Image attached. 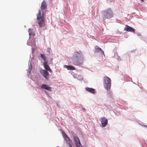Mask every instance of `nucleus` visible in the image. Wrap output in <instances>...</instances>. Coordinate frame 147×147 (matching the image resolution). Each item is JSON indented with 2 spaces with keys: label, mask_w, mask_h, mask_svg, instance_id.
I'll return each mask as SVG.
<instances>
[{
  "label": "nucleus",
  "mask_w": 147,
  "mask_h": 147,
  "mask_svg": "<svg viewBox=\"0 0 147 147\" xmlns=\"http://www.w3.org/2000/svg\"><path fill=\"white\" fill-rule=\"evenodd\" d=\"M73 64L74 65H80L84 62V57L81 51L75 52L73 55Z\"/></svg>",
  "instance_id": "1"
},
{
  "label": "nucleus",
  "mask_w": 147,
  "mask_h": 147,
  "mask_svg": "<svg viewBox=\"0 0 147 147\" xmlns=\"http://www.w3.org/2000/svg\"><path fill=\"white\" fill-rule=\"evenodd\" d=\"M37 20L39 26L40 27H43L45 24L44 16L43 13L41 14V12L40 10L37 15Z\"/></svg>",
  "instance_id": "2"
},
{
  "label": "nucleus",
  "mask_w": 147,
  "mask_h": 147,
  "mask_svg": "<svg viewBox=\"0 0 147 147\" xmlns=\"http://www.w3.org/2000/svg\"><path fill=\"white\" fill-rule=\"evenodd\" d=\"M105 88L107 90L110 89L111 86V80L108 77L105 76L104 78Z\"/></svg>",
  "instance_id": "3"
},
{
  "label": "nucleus",
  "mask_w": 147,
  "mask_h": 147,
  "mask_svg": "<svg viewBox=\"0 0 147 147\" xmlns=\"http://www.w3.org/2000/svg\"><path fill=\"white\" fill-rule=\"evenodd\" d=\"M103 14L104 17L107 19H109L113 17V11L109 8L103 11Z\"/></svg>",
  "instance_id": "4"
},
{
  "label": "nucleus",
  "mask_w": 147,
  "mask_h": 147,
  "mask_svg": "<svg viewBox=\"0 0 147 147\" xmlns=\"http://www.w3.org/2000/svg\"><path fill=\"white\" fill-rule=\"evenodd\" d=\"M74 140L76 147H82L78 138L76 136L74 137Z\"/></svg>",
  "instance_id": "5"
},
{
  "label": "nucleus",
  "mask_w": 147,
  "mask_h": 147,
  "mask_svg": "<svg viewBox=\"0 0 147 147\" xmlns=\"http://www.w3.org/2000/svg\"><path fill=\"white\" fill-rule=\"evenodd\" d=\"M101 122L102 124V126L103 127H105L107 124L108 123V120L105 117H103L101 118Z\"/></svg>",
  "instance_id": "6"
},
{
  "label": "nucleus",
  "mask_w": 147,
  "mask_h": 147,
  "mask_svg": "<svg viewBox=\"0 0 147 147\" xmlns=\"http://www.w3.org/2000/svg\"><path fill=\"white\" fill-rule=\"evenodd\" d=\"M41 72L46 79H49V74L47 71L42 70L41 71Z\"/></svg>",
  "instance_id": "7"
},
{
  "label": "nucleus",
  "mask_w": 147,
  "mask_h": 147,
  "mask_svg": "<svg viewBox=\"0 0 147 147\" xmlns=\"http://www.w3.org/2000/svg\"><path fill=\"white\" fill-rule=\"evenodd\" d=\"M124 29L125 30L128 32H135V29L133 28L128 26L127 25H125V27L124 28Z\"/></svg>",
  "instance_id": "8"
},
{
  "label": "nucleus",
  "mask_w": 147,
  "mask_h": 147,
  "mask_svg": "<svg viewBox=\"0 0 147 147\" xmlns=\"http://www.w3.org/2000/svg\"><path fill=\"white\" fill-rule=\"evenodd\" d=\"M48 61L44 62H43V65L44 68L47 70L49 71L50 72H52V70L50 68L49 65L47 64Z\"/></svg>",
  "instance_id": "9"
},
{
  "label": "nucleus",
  "mask_w": 147,
  "mask_h": 147,
  "mask_svg": "<svg viewBox=\"0 0 147 147\" xmlns=\"http://www.w3.org/2000/svg\"><path fill=\"white\" fill-rule=\"evenodd\" d=\"M85 89L91 93L95 94L96 92L95 89L92 88L87 87L85 88Z\"/></svg>",
  "instance_id": "10"
},
{
  "label": "nucleus",
  "mask_w": 147,
  "mask_h": 147,
  "mask_svg": "<svg viewBox=\"0 0 147 147\" xmlns=\"http://www.w3.org/2000/svg\"><path fill=\"white\" fill-rule=\"evenodd\" d=\"M47 7V5L46 2L43 0L41 3V9L42 10L45 9Z\"/></svg>",
  "instance_id": "11"
},
{
  "label": "nucleus",
  "mask_w": 147,
  "mask_h": 147,
  "mask_svg": "<svg viewBox=\"0 0 147 147\" xmlns=\"http://www.w3.org/2000/svg\"><path fill=\"white\" fill-rule=\"evenodd\" d=\"M42 88L45 89L49 91L51 90V87H49L46 84H42L41 86Z\"/></svg>",
  "instance_id": "12"
},
{
  "label": "nucleus",
  "mask_w": 147,
  "mask_h": 147,
  "mask_svg": "<svg viewBox=\"0 0 147 147\" xmlns=\"http://www.w3.org/2000/svg\"><path fill=\"white\" fill-rule=\"evenodd\" d=\"M68 70H74L76 69V68L73 66L71 65H65L64 66Z\"/></svg>",
  "instance_id": "13"
},
{
  "label": "nucleus",
  "mask_w": 147,
  "mask_h": 147,
  "mask_svg": "<svg viewBox=\"0 0 147 147\" xmlns=\"http://www.w3.org/2000/svg\"><path fill=\"white\" fill-rule=\"evenodd\" d=\"M40 56L41 57L43 60L45 61V62L47 61L46 60L47 58L44 55L41 54H40Z\"/></svg>",
  "instance_id": "14"
},
{
  "label": "nucleus",
  "mask_w": 147,
  "mask_h": 147,
  "mask_svg": "<svg viewBox=\"0 0 147 147\" xmlns=\"http://www.w3.org/2000/svg\"><path fill=\"white\" fill-rule=\"evenodd\" d=\"M100 51H102L104 53L103 51L101 49L100 47H97L96 48L95 51L97 52H98Z\"/></svg>",
  "instance_id": "15"
},
{
  "label": "nucleus",
  "mask_w": 147,
  "mask_h": 147,
  "mask_svg": "<svg viewBox=\"0 0 147 147\" xmlns=\"http://www.w3.org/2000/svg\"><path fill=\"white\" fill-rule=\"evenodd\" d=\"M32 31V29L31 28H29L28 29V32L29 33V35H32V33L31 32Z\"/></svg>",
  "instance_id": "16"
},
{
  "label": "nucleus",
  "mask_w": 147,
  "mask_h": 147,
  "mask_svg": "<svg viewBox=\"0 0 147 147\" xmlns=\"http://www.w3.org/2000/svg\"><path fill=\"white\" fill-rule=\"evenodd\" d=\"M68 144L69 146L68 147H72L71 144L70 143H68Z\"/></svg>",
  "instance_id": "17"
},
{
  "label": "nucleus",
  "mask_w": 147,
  "mask_h": 147,
  "mask_svg": "<svg viewBox=\"0 0 147 147\" xmlns=\"http://www.w3.org/2000/svg\"><path fill=\"white\" fill-rule=\"evenodd\" d=\"M65 137H66L68 139H69V137L67 136V135L66 134H65Z\"/></svg>",
  "instance_id": "18"
},
{
  "label": "nucleus",
  "mask_w": 147,
  "mask_h": 147,
  "mask_svg": "<svg viewBox=\"0 0 147 147\" xmlns=\"http://www.w3.org/2000/svg\"><path fill=\"white\" fill-rule=\"evenodd\" d=\"M48 51L49 52V55H50V50H49V51Z\"/></svg>",
  "instance_id": "19"
},
{
  "label": "nucleus",
  "mask_w": 147,
  "mask_h": 147,
  "mask_svg": "<svg viewBox=\"0 0 147 147\" xmlns=\"http://www.w3.org/2000/svg\"><path fill=\"white\" fill-rule=\"evenodd\" d=\"M142 1H143L144 0H141Z\"/></svg>",
  "instance_id": "20"
},
{
  "label": "nucleus",
  "mask_w": 147,
  "mask_h": 147,
  "mask_svg": "<svg viewBox=\"0 0 147 147\" xmlns=\"http://www.w3.org/2000/svg\"><path fill=\"white\" fill-rule=\"evenodd\" d=\"M45 92L46 93H47V92L46 91H45Z\"/></svg>",
  "instance_id": "21"
}]
</instances>
